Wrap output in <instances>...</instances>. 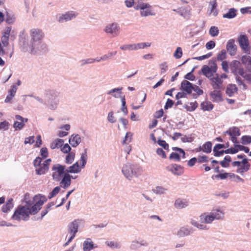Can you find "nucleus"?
I'll return each mask as SVG.
<instances>
[{
  "instance_id": "f257e3e1",
  "label": "nucleus",
  "mask_w": 251,
  "mask_h": 251,
  "mask_svg": "<svg viewBox=\"0 0 251 251\" xmlns=\"http://www.w3.org/2000/svg\"><path fill=\"white\" fill-rule=\"evenodd\" d=\"M34 204L31 207L26 206L19 205L15 209L12 218L14 220L27 221L30 215H35L41 209L42 205L46 201V199L41 195L34 197Z\"/></svg>"
},
{
  "instance_id": "f03ea898",
  "label": "nucleus",
  "mask_w": 251,
  "mask_h": 251,
  "mask_svg": "<svg viewBox=\"0 0 251 251\" xmlns=\"http://www.w3.org/2000/svg\"><path fill=\"white\" fill-rule=\"evenodd\" d=\"M30 36L31 37V53H36L38 51H41V48L45 47L43 44L41 43L35 42L40 41L44 37V33L42 30L38 28H33L30 31Z\"/></svg>"
},
{
  "instance_id": "7ed1b4c3",
  "label": "nucleus",
  "mask_w": 251,
  "mask_h": 251,
  "mask_svg": "<svg viewBox=\"0 0 251 251\" xmlns=\"http://www.w3.org/2000/svg\"><path fill=\"white\" fill-rule=\"evenodd\" d=\"M42 161V159L40 157H37L34 161V165L36 168V174L39 175L44 174L49 170L51 159L46 160L43 163Z\"/></svg>"
},
{
  "instance_id": "20e7f679",
  "label": "nucleus",
  "mask_w": 251,
  "mask_h": 251,
  "mask_svg": "<svg viewBox=\"0 0 251 251\" xmlns=\"http://www.w3.org/2000/svg\"><path fill=\"white\" fill-rule=\"evenodd\" d=\"M122 172L126 178L130 179L136 176L140 173V170L136 165L127 164L123 167Z\"/></svg>"
},
{
  "instance_id": "39448f33",
  "label": "nucleus",
  "mask_w": 251,
  "mask_h": 251,
  "mask_svg": "<svg viewBox=\"0 0 251 251\" xmlns=\"http://www.w3.org/2000/svg\"><path fill=\"white\" fill-rule=\"evenodd\" d=\"M65 166H64L58 164L54 165L52 168L53 179L55 181H60L64 176L63 175L65 174Z\"/></svg>"
},
{
  "instance_id": "423d86ee",
  "label": "nucleus",
  "mask_w": 251,
  "mask_h": 251,
  "mask_svg": "<svg viewBox=\"0 0 251 251\" xmlns=\"http://www.w3.org/2000/svg\"><path fill=\"white\" fill-rule=\"evenodd\" d=\"M79 223V220H75L69 225L68 232L71 236L68 239V241L65 243V246L68 245L75 236V234L78 231V227Z\"/></svg>"
},
{
  "instance_id": "0eeeda50",
  "label": "nucleus",
  "mask_w": 251,
  "mask_h": 251,
  "mask_svg": "<svg viewBox=\"0 0 251 251\" xmlns=\"http://www.w3.org/2000/svg\"><path fill=\"white\" fill-rule=\"evenodd\" d=\"M217 70V67L215 63H213L210 67L205 65L201 69L202 74L209 79L215 75Z\"/></svg>"
},
{
  "instance_id": "6e6552de",
  "label": "nucleus",
  "mask_w": 251,
  "mask_h": 251,
  "mask_svg": "<svg viewBox=\"0 0 251 251\" xmlns=\"http://www.w3.org/2000/svg\"><path fill=\"white\" fill-rule=\"evenodd\" d=\"M104 31L113 37H115L120 33V27L116 23L109 24L106 26Z\"/></svg>"
},
{
  "instance_id": "1a4fd4ad",
  "label": "nucleus",
  "mask_w": 251,
  "mask_h": 251,
  "mask_svg": "<svg viewBox=\"0 0 251 251\" xmlns=\"http://www.w3.org/2000/svg\"><path fill=\"white\" fill-rule=\"evenodd\" d=\"M210 80L211 85L214 89H221L222 88L223 80L221 79L220 75L215 74Z\"/></svg>"
},
{
  "instance_id": "9d476101",
  "label": "nucleus",
  "mask_w": 251,
  "mask_h": 251,
  "mask_svg": "<svg viewBox=\"0 0 251 251\" xmlns=\"http://www.w3.org/2000/svg\"><path fill=\"white\" fill-rule=\"evenodd\" d=\"M166 170L172 172L175 175L179 176L184 172L183 168L176 164H171L166 167Z\"/></svg>"
},
{
  "instance_id": "9b49d317",
  "label": "nucleus",
  "mask_w": 251,
  "mask_h": 251,
  "mask_svg": "<svg viewBox=\"0 0 251 251\" xmlns=\"http://www.w3.org/2000/svg\"><path fill=\"white\" fill-rule=\"evenodd\" d=\"M15 118L16 121L14 122L13 126L17 130L22 129L25 126V123L28 121L27 119L24 118L19 115H16Z\"/></svg>"
},
{
  "instance_id": "f8f14e48",
  "label": "nucleus",
  "mask_w": 251,
  "mask_h": 251,
  "mask_svg": "<svg viewBox=\"0 0 251 251\" xmlns=\"http://www.w3.org/2000/svg\"><path fill=\"white\" fill-rule=\"evenodd\" d=\"M250 164L247 158H243L242 164L237 169L236 172L243 175L245 172H247L250 168Z\"/></svg>"
},
{
  "instance_id": "ddd939ff",
  "label": "nucleus",
  "mask_w": 251,
  "mask_h": 251,
  "mask_svg": "<svg viewBox=\"0 0 251 251\" xmlns=\"http://www.w3.org/2000/svg\"><path fill=\"white\" fill-rule=\"evenodd\" d=\"M210 96L214 102H220L223 100L222 92L220 89H214L210 93Z\"/></svg>"
},
{
  "instance_id": "4468645a",
  "label": "nucleus",
  "mask_w": 251,
  "mask_h": 251,
  "mask_svg": "<svg viewBox=\"0 0 251 251\" xmlns=\"http://www.w3.org/2000/svg\"><path fill=\"white\" fill-rule=\"evenodd\" d=\"M71 178H74L73 176L68 173L65 174L60 182L61 187L63 188H67L70 186L71 183Z\"/></svg>"
},
{
  "instance_id": "2eb2a0df",
  "label": "nucleus",
  "mask_w": 251,
  "mask_h": 251,
  "mask_svg": "<svg viewBox=\"0 0 251 251\" xmlns=\"http://www.w3.org/2000/svg\"><path fill=\"white\" fill-rule=\"evenodd\" d=\"M181 87L187 94H190L193 91V85L189 81L185 80L181 82Z\"/></svg>"
},
{
  "instance_id": "dca6fc26",
  "label": "nucleus",
  "mask_w": 251,
  "mask_h": 251,
  "mask_svg": "<svg viewBox=\"0 0 251 251\" xmlns=\"http://www.w3.org/2000/svg\"><path fill=\"white\" fill-rule=\"evenodd\" d=\"M226 50L227 52L231 55H234L236 53V47L234 44V40L233 39L229 40L226 45Z\"/></svg>"
},
{
  "instance_id": "f3484780",
  "label": "nucleus",
  "mask_w": 251,
  "mask_h": 251,
  "mask_svg": "<svg viewBox=\"0 0 251 251\" xmlns=\"http://www.w3.org/2000/svg\"><path fill=\"white\" fill-rule=\"evenodd\" d=\"M200 218L201 222H204L206 224H210L215 219L214 217V212H212L209 215L203 213L201 215Z\"/></svg>"
},
{
  "instance_id": "a211bd4d",
  "label": "nucleus",
  "mask_w": 251,
  "mask_h": 251,
  "mask_svg": "<svg viewBox=\"0 0 251 251\" xmlns=\"http://www.w3.org/2000/svg\"><path fill=\"white\" fill-rule=\"evenodd\" d=\"M77 14L73 11H69L67 12L64 15H62L59 19V21L60 22H62L64 20L67 21L69 20H71L72 18H75Z\"/></svg>"
},
{
  "instance_id": "6ab92c4d",
  "label": "nucleus",
  "mask_w": 251,
  "mask_h": 251,
  "mask_svg": "<svg viewBox=\"0 0 251 251\" xmlns=\"http://www.w3.org/2000/svg\"><path fill=\"white\" fill-rule=\"evenodd\" d=\"M239 43L240 47L244 50L248 48L249 43L248 39L247 36L242 35L239 39Z\"/></svg>"
},
{
  "instance_id": "aec40b11",
  "label": "nucleus",
  "mask_w": 251,
  "mask_h": 251,
  "mask_svg": "<svg viewBox=\"0 0 251 251\" xmlns=\"http://www.w3.org/2000/svg\"><path fill=\"white\" fill-rule=\"evenodd\" d=\"M241 61L246 69L249 71L251 72V57L248 55H244L241 58Z\"/></svg>"
},
{
  "instance_id": "412c9836",
  "label": "nucleus",
  "mask_w": 251,
  "mask_h": 251,
  "mask_svg": "<svg viewBox=\"0 0 251 251\" xmlns=\"http://www.w3.org/2000/svg\"><path fill=\"white\" fill-rule=\"evenodd\" d=\"M238 88L235 84H229L227 86L226 94L229 97L233 96L237 93Z\"/></svg>"
},
{
  "instance_id": "4be33fe9",
  "label": "nucleus",
  "mask_w": 251,
  "mask_h": 251,
  "mask_svg": "<svg viewBox=\"0 0 251 251\" xmlns=\"http://www.w3.org/2000/svg\"><path fill=\"white\" fill-rule=\"evenodd\" d=\"M94 248V244L90 238H87L84 241L83 244V250L84 251H90Z\"/></svg>"
},
{
  "instance_id": "5701e85b",
  "label": "nucleus",
  "mask_w": 251,
  "mask_h": 251,
  "mask_svg": "<svg viewBox=\"0 0 251 251\" xmlns=\"http://www.w3.org/2000/svg\"><path fill=\"white\" fill-rule=\"evenodd\" d=\"M226 146L224 144H216L213 149V152L214 153V156H220L224 153V151L222 150L221 151H219V150L223 148H225Z\"/></svg>"
},
{
  "instance_id": "b1692460",
  "label": "nucleus",
  "mask_w": 251,
  "mask_h": 251,
  "mask_svg": "<svg viewBox=\"0 0 251 251\" xmlns=\"http://www.w3.org/2000/svg\"><path fill=\"white\" fill-rule=\"evenodd\" d=\"M81 142V138L79 135H72L69 139V143L74 147H76Z\"/></svg>"
},
{
  "instance_id": "393cba45",
  "label": "nucleus",
  "mask_w": 251,
  "mask_h": 251,
  "mask_svg": "<svg viewBox=\"0 0 251 251\" xmlns=\"http://www.w3.org/2000/svg\"><path fill=\"white\" fill-rule=\"evenodd\" d=\"M237 10L234 8H230L228 12L223 16L224 18L232 19L237 15Z\"/></svg>"
},
{
  "instance_id": "a878e982",
  "label": "nucleus",
  "mask_w": 251,
  "mask_h": 251,
  "mask_svg": "<svg viewBox=\"0 0 251 251\" xmlns=\"http://www.w3.org/2000/svg\"><path fill=\"white\" fill-rule=\"evenodd\" d=\"M209 4L211 6L210 14L216 16L218 14V10L216 9L218 4L217 0H212L209 2Z\"/></svg>"
},
{
  "instance_id": "bb28decb",
  "label": "nucleus",
  "mask_w": 251,
  "mask_h": 251,
  "mask_svg": "<svg viewBox=\"0 0 251 251\" xmlns=\"http://www.w3.org/2000/svg\"><path fill=\"white\" fill-rule=\"evenodd\" d=\"M80 171V169L77 162L66 170L67 173H77Z\"/></svg>"
},
{
  "instance_id": "cd10ccee",
  "label": "nucleus",
  "mask_w": 251,
  "mask_h": 251,
  "mask_svg": "<svg viewBox=\"0 0 251 251\" xmlns=\"http://www.w3.org/2000/svg\"><path fill=\"white\" fill-rule=\"evenodd\" d=\"M64 141L61 139H57L52 141L50 144V148L51 149L59 148L63 145Z\"/></svg>"
},
{
  "instance_id": "c85d7f7f",
  "label": "nucleus",
  "mask_w": 251,
  "mask_h": 251,
  "mask_svg": "<svg viewBox=\"0 0 251 251\" xmlns=\"http://www.w3.org/2000/svg\"><path fill=\"white\" fill-rule=\"evenodd\" d=\"M201 108L203 111H210L213 107V104L210 101H205L201 104Z\"/></svg>"
},
{
  "instance_id": "c756f323",
  "label": "nucleus",
  "mask_w": 251,
  "mask_h": 251,
  "mask_svg": "<svg viewBox=\"0 0 251 251\" xmlns=\"http://www.w3.org/2000/svg\"><path fill=\"white\" fill-rule=\"evenodd\" d=\"M191 232V229L187 227H182L178 231L177 234L180 237H183L189 235Z\"/></svg>"
},
{
  "instance_id": "7c9ffc66",
  "label": "nucleus",
  "mask_w": 251,
  "mask_h": 251,
  "mask_svg": "<svg viewBox=\"0 0 251 251\" xmlns=\"http://www.w3.org/2000/svg\"><path fill=\"white\" fill-rule=\"evenodd\" d=\"M12 201V199H11L7 201L6 204L4 205L2 208V211L3 212L6 213L8 212L13 207Z\"/></svg>"
},
{
  "instance_id": "2f4dec72",
  "label": "nucleus",
  "mask_w": 251,
  "mask_h": 251,
  "mask_svg": "<svg viewBox=\"0 0 251 251\" xmlns=\"http://www.w3.org/2000/svg\"><path fill=\"white\" fill-rule=\"evenodd\" d=\"M226 132L230 136H238L240 135V129L237 127H233L229 128V130L227 131Z\"/></svg>"
},
{
  "instance_id": "473e14b6",
  "label": "nucleus",
  "mask_w": 251,
  "mask_h": 251,
  "mask_svg": "<svg viewBox=\"0 0 251 251\" xmlns=\"http://www.w3.org/2000/svg\"><path fill=\"white\" fill-rule=\"evenodd\" d=\"M188 205V202L186 201H182L180 199H177L175 203V206L177 208H183Z\"/></svg>"
},
{
  "instance_id": "72a5a7b5",
  "label": "nucleus",
  "mask_w": 251,
  "mask_h": 251,
  "mask_svg": "<svg viewBox=\"0 0 251 251\" xmlns=\"http://www.w3.org/2000/svg\"><path fill=\"white\" fill-rule=\"evenodd\" d=\"M30 195L29 194L26 193L25 195L24 201L26 203V205L25 206H29L31 207L32 205H33L35 203L34 201V198L32 200H30Z\"/></svg>"
},
{
  "instance_id": "f704fd0d",
  "label": "nucleus",
  "mask_w": 251,
  "mask_h": 251,
  "mask_svg": "<svg viewBox=\"0 0 251 251\" xmlns=\"http://www.w3.org/2000/svg\"><path fill=\"white\" fill-rule=\"evenodd\" d=\"M231 161V158L230 156H226L223 161L220 162V164L223 167L227 168L229 166V163Z\"/></svg>"
},
{
  "instance_id": "c9c22d12",
  "label": "nucleus",
  "mask_w": 251,
  "mask_h": 251,
  "mask_svg": "<svg viewBox=\"0 0 251 251\" xmlns=\"http://www.w3.org/2000/svg\"><path fill=\"white\" fill-rule=\"evenodd\" d=\"M212 144L211 142L208 141L202 145L203 152L206 153L211 152Z\"/></svg>"
},
{
  "instance_id": "e433bc0d",
  "label": "nucleus",
  "mask_w": 251,
  "mask_h": 251,
  "mask_svg": "<svg viewBox=\"0 0 251 251\" xmlns=\"http://www.w3.org/2000/svg\"><path fill=\"white\" fill-rule=\"evenodd\" d=\"M121 93V89L119 88H114L109 91L107 94L108 95H112L115 98H118L120 97V94Z\"/></svg>"
},
{
  "instance_id": "4c0bfd02",
  "label": "nucleus",
  "mask_w": 251,
  "mask_h": 251,
  "mask_svg": "<svg viewBox=\"0 0 251 251\" xmlns=\"http://www.w3.org/2000/svg\"><path fill=\"white\" fill-rule=\"evenodd\" d=\"M219 33V29L217 27L212 26L209 29V34L212 37L217 36Z\"/></svg>"
},
{
  "instance_id": "58836bf2",
  "label": "nucleus",
  "mask_w": 251,
  "mask_h": 251,
  "mask_svg": "<svg viewBox=\"0 0 251 251\" xmlns=\"http://www.w3.org/2000/svg\"><path fill=\"white\" fill-rule=\"evenodd\" d=\"M75 154L73 152L68 153L66 157V163L67 164H71L74 160Z\"/></svg>"
},
{
  "instance_id": "ea45409f",
  "label": "nucleus",
  "mask_w": 251,
  "mask_h": 251,
  "mask_svg": "<svg viewBox=\"0 0 251 251\" xmlns=\"http://www.w3.org/2000/svg\"><path fill=\"white\" fill-rule=\"evenodd\" d=\"M87 159V154L86 151L85 150L84 152H83L81 155V157L80 159V162L82 165V167H84L86 163V161Z\"/></svg>"
},
{
  "instance_id": "a19ab883",
  "label": "nucleus",
  "mask_w": 251,
  "mask_h": 251,
  "mask_svg": "<svg viewBox=\"0 0 251 251\" xmlns=\"http://www.w3.org/2000/svg\"><path fill=\"white\" fill-rule=\"evenodd\" d=\"M213 212H214V217L215 219L219 220L224 217V213L223 211L216 210L215 211Z\"/></svg>"
},
{
  "instance_id": "79ce46f5",
  "label": "nucleus",
  "mask_w": 251,
  "mask_h": 251,
  "mask_svg": "<svg viewBox=\"0 0 251 251\" xmlns=\"http://www.w3.org/2000/svg\"><path fill=\"white\" fill-rule=\"evenodd\" d=\"M226 57V52L225 50H222L217 55V60L222 61Z\"/></svg>"
},
{
  "instance_id": "37998d69",
  "label": "nucleus",
  "mask_w": 251,
  "mask_h": 251,
  "mask_svg": "<svg viewBox=\"0 0 251 251\" xmlns=\"http://www.w3.org/2000/svg\"><path fill=\"white\" fill-rule=\"evenodd\" d=\"M122 50H136L135 44L125 45L120 47Z\"/></svg>"
},
{
  "instance_id": "c03bdc74",
  "label": "nucleus",
  "mask_w": 251,
  "mask_h": 251,
  "mask_svg": "<svg viewBox=\"0 0 251 251\" xmlns=\"http://www.w3.org/2000/svg\"><path fill=\"white\" fill-rule=\"evenodd\" d=\"M150 5L148 3H140L138 4L136 7H135V8L136 10L141 9L142 10H144L145 9H147L148 8H150Z\"/></svg>"
},
{
  "instance_id": "a18cd8bd",
  "label": "nucleus",
  "mask_w": 251,
  "mask_h": 251,
  "mask_svg": "<svg viewBox=\"0 0 251 251\" xmlns=\"http://www.w3.org/2000/svg\"><path fill=\"white\" fill-rule=\"evenodd\" d=\"M132 134L131 132H127L123 142V144H128L131 141Z\"/></svg>"
},
{
  "instance_id": "49530a36",
  "label": "nucleus",
  "mask_w": 251,
  "mask_h": 251,
  "mask_svg": "<svg viewBox=\"0 0 251 251\" xmlns=\"http://www.w3.org/2000/svg\"><path fill=\"white\" fill-rule=\"evenodd\" d=\"M182 55V49L180 47H177L175 51L174 56L177 59L180 58Z\"/></svg>"
},
{
  "instance_id": "de8ad7c7",
  "label": "nucleus",
  "mask_w": 251,
  "mask_h": 251,
  "mask_svg": "<svg viewBox=\"0 0 251 251\" xmlns=\"http://www.w3.org/2000/svg\"><path fill=\"white\" fill-rule=\"evenodd\" d=\"M60 190V188L59 186L55 187L51 191V192L50 193L49 195V198L50 199L55 196L59 192Z\"/></svg>"
},
{
  "instance_id": "09e8293b",
  "label": "nucleus",
  "mask_w": 251,
  "mask_h": 251,
  "mask_svg": "<svg viewBox=\"0 0 251 251\" xmlns=\"http://www.w3.org/2000/svg\"><path fill=\"white\" fill-rule=\"evenodd\" d=\"M180 155L178 153L172 152L169 156L170 159H175L176 161H179L180 160Z\"/></svg>"
},
{
  "instance_id": "8fccbe9b",
  "label": "nucleus",
  "mask_w": 251,
  "mask_h": 251,
  "mask_svg": "<svg viewBox=\"0 0 251 251\" xmlns=\"http://www.w3.org/2000/svg\"><path fill=\"white\" fill-rule=\"evenodd\" d=\"M158 144L163 147L164 150H169V146L165 141L162 140H158L157 141Z\"/></svg>"
},
{
  "instance_id": "3c124183",
  "label": "nucleus",
  "mask_w": 251,
  "mask_h": 251,
  "mask_svg": "<svg viewBox=\"0 0 251 251\" xmlns=\"http://www.w3.org/2000/svg\"><path fill=\"white\" fill-rule=\"evenodd\" d=\"M197 158V162L199 163H206L208 161V157L206 155L199 156Z\"/></svg>"
},
{
  "instance_id": "603ef678",
  "label": "nucleus",
  "mask_w": 251,
  "mask_h": 251,
  "mask_svg": "<svg viewBox=\"0 0 251 251\" xmlns=\"http://www.w3.org/2000/svg\"><path fill=\"white\" fill-rule=\"evenodd\" d=\"M242 141L243 144H249L251 143V136L245 135L242 137Z\"/></svg>"
},
{
  "instance_id": "864d4df0",
  "label": "nucleus",
  "mask_w": 251,
  "mask_h": 251,
  "mask_svg": "<svg viewBox=\"0 0 251 251\" xmlns=\"http://www.w3.org/2000/svg\"><path fill=\"white\" fill-rule=\"evenodd\" d=\"M122 111L126 114V115L128 113V110L127 109V107L126 105V99L125 98V96L122 98Z\"/></svg>"
},
{
  "instance_id": "5fc2aeb1",
  "label": "nucleus",
  "mask_w": 251,
  "mask_h": 251,
  "mask_svg": "<svg viewBox=\"0 0 251 251\" xmlns=\"http://www.w3.org/2000/svg\"><path fill=\"white\" fill-rule=\"evenodd\" d=\"M9 37L2 35L1 38V41L3 47H7L9 44Z\"/></svg>"
},
{
  "instance_id": "6e6d98bb",
  "label": "nucleus",
  "mask_w": 251,
  "mask_h": 251,
  "mask_svg": "<svg viewBox=\"0 0 251 251\" xmlns=\"http://www.w3.org/2000/svg\"><path fill=\"white\" fill-rule=\"evenodd\" d=\"M229 177L232 179H237V181H240L242 182H244V180L243 178L240 177L238 175H235L234 174H233V173H229Z\"/></svg>"
},
{
  "instance_id": "4d7b16f0",
  "label": "nucleus",
  "mask_w": 251,
  "mask_h": 251,
  "mask_svg": "<svg viewBox=\"0 0 251 251\" xmlns=\"http://www.w3.org/2000/svg\"><path fill=\"white\" fill-rule=\"evenodd\" d=\"M229 176V173H225L223 174H219L215 176L216 178H220L221 179H224Z\"/></svg>"
},
{
  "instance_id": "13d9d810",
  "label": "nucleus",
  "mask_w": 251,
  "mask_h": 251,
  "mask_svg": "<svg viewBox=\"0 0 251 251\" xmlns=\"http://www.w3.org/2000/svg\"><path fill=\"white\" fill-rule=\"evenodd\" d=\"M238 151V149H237L236 147H235L234 148H230L224 151V153L228 154V153H231V154H234L237 153Z\"/></svg>"
},
{
  "instance_id": "bf43d9fd",
  "label": "nucleus",
  "mask_w": 251,
  "mask_h": 251,
  "mask_svg": "<svg viewBox=\"0 0 251 251\" xmlns=\"http://www.w3.org/2000/svg\"><path fill=\"white\" fill-rule=\"evenodd\" d=\"M156 153L161 156L163 158H166V154L165 151L161 148H158L157 149L156 151Z\"/></svg>"
},
{
  "instance_id": "052dcab7",
  "label": "nucleus",
  "mask_w": 251,
  "mask_h": 251,
  "mask_svg": "<svg viewBox=\"0 0 251 251\" xmlns=\"http://www.w3.org/2000/svg\"><path fill=\"white\" fill-rule=\"evenodd\" d=\"M235 147H236L237 149H238V151L239 150H240V151H243L246 153H248V152H249V148L248 147H245L244 146L240 145H235Z\"/></svg>"
},
{
  "instance_id": "680f3d73",
  "label": "nucleus",
  "mask_w": 251,
  "mask_h": 251,
  "mask_svg": "<svg viewBox=\"0 0 251 251\" xmlns=\"http://www.w3.org/2000/svg\"><path fill=\"white\" fill-rule=\"evenodd\" d=\"M141 15L142 16H148L152 15L150 8L144 9L141 11Z\"/></svg>"
},
{
  "instance_id": "e2e57ef3",
  "label": "nucleus",
  "mask_w": 251,
  "mask_h": 251,
  "mask_svg": "<svg viewBox=\"0 0 251 251\" xmlns=\"http://www.w3.org/2000/svg\"><path fill=\"white\" fill-rule=\"evenodd\" d=\"M193 90L196 93L197 95H201L203 94V91L197 85H193Z\"/></svg>"
},
{
  "instance_id": "0e129e2a",
  "label": "nucleus",
  "mask_w": 251,
  "mask_h": 251,
  "mask_svg": "<svg viewBox=\"0 0 251 251\" xmlns=\"http://www.w3.org/2000/svg\"><path fill=\"white\" fill-rule=\"evenodd\" d=\"M71 150V147L68 144H66L61 148V151L64 153H68Z\"/></svg>"
},
{
  "instance_id": "69168bd1",
  "label": "nucleus",
  "mask_w": 251,
  "mask_h": 251,
  "mask_svg": "<svg viewBox=\"0 0 251 251\" xmlns=\"http://www.w3.org/2000/svg\"><path fill=\"white\" fill-rule=\"evenodd\" d=\"M194 138L191 136H184L181 138L183 142H192L194 141Z\"/></svg>"
},
{
  "instance_id": "338daca9",
  "label": "nucleus",
  "mask_w": 251,
  "mask_h": 251,
  "mask_svg": "<svg viewBox=\"0 0 251 251\" xmlns=\"http://www.w3.org/2000/svg\"><path fill=\"white\" fill-rule=\"evenodd\" d=\"M205 46L207 50L212 49L215 46V43L213 41H210L206 44Z\"/></svg>"
},
{
  "instance_id": "774afa93",
  "label": "nucleus",
  "mask_w": 251,
  "mask_h": 251,
  "mask_svg": "<svg viewBox=\"0 0 251 251\" xmlns=\"http://www.w3.org/2000/svg\"><path fill=\"white\" fill-rule=\"evenodd\" d=\"M197 158L196 157H193L190 159L187 162V165L189 167H193L197 162Z\"/></svg>"
}]
</instances>
